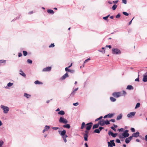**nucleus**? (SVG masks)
<instances>
[{"instance_id": "42", "label": "nucleus", "mask_w": 147, "mask_h": 147, "mask_svg": "<svg viewBox=\"0 0 147 147\" xmlns=\"http://www.w3.org/2000/svg\"><path fill=\"white\" fill-rule=\"evenodd\" d=\"M55 46V45L54 43H51L49 46V48H51V47H54Z\"/></svg>"}, {"instance_id": "14", "label": "nucleus", "mask_w": 147, "mask_h": 147, "mask_svg": "<svg viewBox=\"0 0 147 147\" xmlns=\"http://www.w3.org/2000/svg\"><path fill=\"white\" fill-rule=\"evenodd\" d=\"M78 88H75L74 89L73 91L70 94V97H73L74 96V95L75 94V92L78 89Z\"/></svg>"}, {"instance_id": "56", "label": "nucleus", "mask_w": 147, "mask_h": 147, "mask_svg": "<svg viewBox=\"0 0 147 147\" xmlns=\"http://www.w3.org/2000/svg\"><path fill=\"white\" fill-rule=\"evenodd\" d=\"M134 17H133V18L132 19V20L129 22V24H128V25L129 26L130 25L131 23H132V20H133V19L134 18Z\"/></svg>"}, {"instance_id": "9", "label": "nucleus", "mask_w": 147, "mask_h": 147, "mask_svg": "<svg viewBox=\"0 0 147 147\" xmlns=\"http://www.w3.org/2000/svg\"><path fill=\"white\" fill-rule=\"evenodd\" d=\"M108 134L109 136H111L112 137H113V138H115L117 135L118 134L117 133H114L111 131L109 130V131Z\"/></svg>"}, {"instance_id": "51", "label": "nucleus", "mask_w": 147, "mask_h": 147, "mask_svg": "<svg viewBox=\"0 0 147 147\" xmlns=\"http://www.w3.org/2000/svg\"><path fill=\"white\" fill-rule=\"evenodd\" d=\"M5 60H0V64L2 63H5Z\"/></svg>"}, {"instance_id": "61", "label": "nucleus", "mask_w": 147, "mask_h": 147, "mask_svg": "<svg viewBox=\"0 0 147 147\" xmlns=\"http://www.w3.org/2000/svg\"><path fill=\"white\" fill-rule=\"evenodd\" d=\"M22 56V53H18V57H20Z\"/></svg>"}, {"instance_id": "37", "label": "nucleus", "mask_w": 147, "mask_h": 147, "mask_svg": "<svg viewBox=\"0 0 147 147\" xmlns=\"http://www.w3.org/2000/svg\"><path fill=\"white\" fill-rule=\"evenodd\" d=\"M110 15L109 14L106 16L104 17L103 18V19L105 20H108V18L109 16Z\"/></svg>"}, {"instance_id": "26", "label": "nucleus", "mask_w": 147, "mask_h": 147, "mask_svg": "<svg viewBox=\"0 0 147 147\" xmlns=\"http://www.w3.org/2000/svg\"><path fill=\"white\" fill-rule=\"evenodd\" d=\"M65 114V112L62 110L58 112V114L61 115H63Z\"/></svg>"}, {"instance_id": "8", "label": "nucleus", "mask_w": 147, "mask_h": 147, "mask_svg": "<svg viewBox=\"0 0 147 147\" xmlns=\"http://www.w3.org/2000/svg\"><path fill=\"white\" fill-rule=\"evenodd\" d=\"M114 140H112L110 141V142H108V146H109L112 147L113 146H115V144L114 142Z\"/></svg>"}, {"instance_id": "34", "label": "nucleus", "mask_w": 147, "mask_h": 147, "mask_svg": "<svg viewBox=\"0 0 147 147\" xmlns=\"http://www.w3.org/2000/svg\"><path fill=\"white\" fill-rule=\"evenodd\" d=\"M114 114L113 113H109L107 114L108 117L111 118L113 115Z\"/></svg>"}, {"instance_id": "38", "label": "nucleus", "mask_w": 147, "mask_h": 147, "mask_svg": "<svg viewBox=\"0 0 147 147\" xmlns=\"http://www.w3.org/2000/svg\"><path fill=\"white\" fill-rule=\"evenodd\" d=\"M23 55L24 56H26L27 54H28V53L27 51H23Z\"/></svg>"}, {"instance_id": "57", "label": "nucleus", "mask_w": 147, "mask_h": 147, "mask_svg": "<svg viewBox=\"0 0 147 147\" xmlns=\"http://www.w3.org/2000/svg\"><path fill=\"white\" fill-rule=\"evenodd\" d=\"M103 129H104V127H102L101 126H100V127H99L98 129L100 131Z\"/></svg>"}, {"instance_id": "59", "label": "nucleus", "mask_w": 147, "mask_h": 147, "mask_svg": "<svg viewBox=\"0 0 147 147\" xmlns=\"http://www.w3.org/2000/svg\"><path fill=\"white\" fill-rule=\"evenodd\" d=\"M133 137H134L133 135L132 134L131 136H129L128 137V138L129 139L131 140L132 139V138Z\"/></svg>"}, {"instance_id": "29", "label": "nucleus", "mask_w": 147, "mask_h": 147, "mask_svg": "<svg viewBox=\"0 0 147 147\" xmlns=\"http://www.w3.org/2000/svg\"><path fill=\"white\" fill-rule=\"evenodd\" d=\"M110 99L112 102H114L116 101V99L112 97H111L110 98Z\"/></svg>"}, {"instance_id": "52", "label": "nucleus", "mask_w": 147, "mask_h": 147, "mask_svg": "<svg viewBox=\"0 0 147 147\" xmlns=\"http://www.w3.org/2000/svg\"><path fill=\"white\" fill-rule=\"evenodd\" d=\"M59 128L58 127H52V129L55 130H56L58 129Z\"/></svg>"}, {"instance_id": "19", "label": "nucleus", "mask_w": 147, "mask_h": 147, "mask_svg": "<svg viewBox=\"0 0 147 147\" xmlns=\"http://www.w3.org/2000/svg\"><path fill=\"white\" fill-rule=\"evenodd\" d=\"M122 135L123 136L124 138L128 137L129 136V134L128 133H125L123 132L122 133Z\"/></svg>"}, {"instance_id": "50", "label": "nucleus", "mask_w": 147, "mask_h": 147, "mask_svg": "<svg viewBox=\"0 0 147 147\" xmlns=\"http://www.w3.org/2000/svg\"><path fill=\"white\" fill-rule=\"evenodd\" d=\"M90 60V58H88V59H86L85 60L84 63H86L89 60Z\"/></svg>"}, {"instance_id": "20", "label": "nucleus", "mask_w": 147, "mask_h": 147, "mask_svg": "<svg viewBox=\"0 0 147 147\" xmlns=\"http://www.w3.org/2000/svg\"><path fill=\"white\" fill-rule=\"evenodd\" d=\"M142 81L144 82H147V76L144 75H143V78Z\"/></svg>"}, {"instance_id": "10", "label": "nucleus", "mask_w": 147, "mask_h": 147, "mask_svg": "<svg viewBox=\"0 0 147 147\" xmlns=\"http://www.w3.org/2000/svg\"><path fill=\"white\" fill-rule=\"evenodd\" d=\"M136 113V112H131L127 115V116L128 118H132L133 116L135 115Z\"/></svg>"}, {"instance_id": "7", "label": "nucleus", "mask_w": 147, "mask_h": 147, "mask_svg": "<svg viewBox=\"0 0 147 147\" xmlns=\"http://www.w3.org/2000/svg\"><path fill=\"white\" fill-rule=\"evenodd\" d=\"M120 94V92H115L112 93V95L115 97L118 98L121 96Z\"/></svg>"}, {"instance_id": "32", "label": "nucleus", "mask_w": 147, "mask_h": 147, "mask_svg": "<svg viewBox=\"0 0 147 147\" xmlns=\"http://www.w3.org/2000/svg\"><path fill=\"white\" fill-rule=\"evenodd\" d=\"M100 131L98 129H95L94 131V133H96L98 134H99L100 132Z\"/></svg>"}, {"instance_id": "15", "label": "nucleus", "mask_w": 147, "mask_h": 147, "mask_svg": "<svg viewBox=\"0 0 147 147\" xmlns=\"http://www.w3.org/2000/svg\"><path fill=\"white\" fill-rule=\"evenodd\" d=\"M68 74L66 72L65 74L61 78L62 80H64L67 77H69Z\"/></svg>"}, {"instance_id": "58", "label": "nucleus", "mask_w": 147, "mask_h": 147, "mask_svg": "<svg viewBox=\"0 0 147 147\" xmlns=\"http://www.w3.org/2000/svg\"><path fill=\"white\" fill-rule=\"evenodd\" d=\"M79 103L78 102H76L73 104V105L74 106H76L78 105Z\"/></svg>"}, {"instance_id": "49", "label": "nucleus", "mask_w": 147, "mask_h": 147, "mask_svg": "<svg viewBox=\"0 0 147 147\" xmlns=\"http://www.w3.org/2000/svg\"><path fill=\"white\" fill-rule=\"evenodd\" d=\"M111 128L113 130L115 131L116 132V129H115V128L113 126H112L111 127Z\"/></svg>"}, {"instance_id": "16", "label": "nucleus", "mask_w": 147, "mask_h": 147, "mask_svg": "<svg viewBox=\"0 0 147 147\" xmlns=\"http://www.w3.org/2000/svg\"><path fill=\"white\" fill-rule=\"evenodd\" d=\"M140 133L139 131H137L136 133H134L132 134L134 137L137 138L139 136Z\"/></svg>"}, {"instance_id": "17", "label": "nucleus", "mask_w": 147, "mask_h": 147, "mask_svg": "<svg viewBox=\"0 0 147 147\" xmlns=\"http://www.w3.org/2000/svg\"><path fill=\"white\" fill-rule=\"evenodd\" d=\"M65 124L63 125V127L64 128L67 129H69L70 128V125L69 124Z\"/></svg>"}, {"instance_id": "48", "label": "nucleus", "mask_w": 147, "mask_h": 147, "mask_svg": "<svg viewBox=\"0 0 147 147\" xmlns=\"http://www.w3.org/2000/svg\"><path fill=\"white\" fill-rule=\"evenodd\" d=\"M130 129L131 131L133 132H134L135 131L134 128L133 127H131Z\"/></svg>"}, {"instance_id": "22", "label": "nucleus", "mask_w": 147, "mask_h": 147, "mask_svg": "<svg viewBox=\"0 0 147 147\" xmlns=\"http://www.w3.org/2000/svg\"><path fill=\"white\" fill-rule=\"evenodd\" d=\"M99 125L98 122L97 123L94 124L92 126V129H93L98 128V127Z\"/></svg>"}, {"instance_id": "1", "label": "nucleus", "mask_w": 147, "mask_h": 147, "mask_svg": "<svg viewBox=\"0 0 147 147\" xmlns=\"http://www.w3.org/2000/svg\"><path fill=\"white\" fill-rule=\"evenodd\" d=\"M92 125L93 123L92 122H90L87 123L86 124H85V122H83L82 124L81 129H83L84 128L85 125H86V129L88 130H90L92 126Z\"/></svg>"}, {"instance_id": "44", "label": "nucleus", "mask_w": 147, "mask_h": 147, "mask_svg": "<svg viewBox=\"0 0 147 147\" xmlns=\"http://www.w3.org/2000/svg\"><path fill=\"white\" fill-rule=\"evenodd\" d=\"M98 51H99L100 52L102 53L103 54H104L105 53V50H104L103 51L101 50H98Z\"/></svg>"}, {"instance_id": "12", "label": "nucleus", "mask_w": 147, "mask_h": 147, "mask_svg": "<svg viewBox=\"0 0 147 147\" xmlns=\"http://www.w3.org/2000/svg\"><path fill=\"white\" fill-rule=\"evenodd\" d=\"M65 70L66 72H69L71 74H73L75 72L74 70L70 69L68 68V67H65Z\"/></svg>"}, {"instance_id": "46", "label": "nucleus", "mask_w": 147, "mask_h": 147, "mask_svg": "<svg viewBox=\"0 0 147 147\" xmlns=\"http://www.w3.org/2000/svg\"><path fill=\"white\" fill-rule=\"evenodd\" d=\"M115 141L117 143H121L120 140L118 139H116Z\"/></svg>"}, {"instance_id": "24", "label": "nucleus", "mask_w": 147, "mask_h": 147, "mask_svg": "<svg viewBox=\"0 0 147 147\" xmlns=\"http://www.w3.org/2000/svg\"><path fill=\"white\" fill-rule=\"evenodd\" d=\"M19 71L20 72V75L24 77H25L26 76V74L24 73L22 69H20Z\"/></svg>"}, {"instance_id": "60", "label": "nucleus", "mask_w": 147, "mask_h": 147, "mask_svg": "<svg viewBox=\"0 0 147 147\" xmlns=\"http://www.w3.org/2000/svg\"><path fill=\"white\" fill-rule=\"evenodd\" d=\"M110 121L114 123L115 121V119H111L110 120Z\"/></svg>"}, {"instance_id": "63", "label": "nucleus", "mask_w": 147, "mask_h": 147, "mask_svg": "<svg viewBox=\"0 0 147 147\" xmlns=\"http://www.w3.org/2000/svg\"><path fill=\"white\" fill-rule=\"evenodd\" d=\"M123 94H124V96H125L127 94L126 92H125V91L124 90L123 91Z\"/></svg>"}, {"instance_id": "23", "label": "nucleus", "mask_w": 147, "mask_h": 147, "mask_svg": "<svg viewBox=\"0 0 147 147\" xmlns=\"http://www.w3.org/2000/svg\"><path fill=\"white\" fill-rule=\"evenodd\" d=\"M47 12L51 14H53L54 12V11L51 9H48L47 10Z\"/></svg>"}, {"instance_id": "5", "label": "nucleus", "mask_w": 147, "mask_h": 147, "mask_svg": "<svg viewBox=\"0 0 147 147\" xmlns=\"http://www.w3.org/2000/svg\"><path fill=\"white\" fill-rule=\"evenodd\" d=\"M59 122L60 123H62L63 124H66L68 123V120L63 117H60Z\"/></svg>"}, {"instance_id": "11", "label": "nucleus", "mask_w": 147, "mask_h": 147, "mask_svg": "<svg viewBox=\"0 0 147 147\" xmlns=\"http://www.w3.org/2000/svg\"><path fill=\"white\" fill-rule=\"evenodd\" d=\"M51 69V67H46L43 69L42 71H50Z\"/></svg>"}, {"instance_id": "6", "label": "nucleus", "mask_w": 147, "mask_h": 147, "mask_svg": "<svg viewBox=\"0 0 147 147\" xmlns=\"http://www.w3.org/2000/svg\"><path fill=\"white\" fill-rule=\"evenodd\" d=\"M1 107L3 110V112L4 113H7L9 109L8 107L4 105H1Z\"/></svg>"}, {"instance_id": "39", "label": "nucleus", "mask_w": 147, "mask_h": 147, "mask_svg": "<svg viewBox=\"0 0 147 147\" xmlns=\"http://www.w3.org/2000/svg\"><path fill=\"white\" fill-rule=\"evenodd\" d=\"M103 118V117L102 116H101L99 118L96 119L95 120V121H100V120Z\"/></svg>"}, {"instance_id": "54", "label": "nucleus", "mask_w": 147, "mask_h": 147, "mask_svg": "<svg viewBox=\"0 0 147 147\" xmlns=\"http://www.w3.org/2000/svg\"><path fill=\"white\" fill-rule=\"evenodd\" d=\"M122 3H124L125 4H126L127 0H122Z\"/></svg>"}, {"instance_id": "41", "label": "nucleus", "mask_w": 147, "mask_h": 147, "mask_svg": "<svg viewBox=\"0 0 147 147\" xmlns=\"http://www.w3.org/2000/svg\"><path fill=\"white\" fill-rule=\"evenodd\" d=\"M122 13L123 15L126 16H127L129 15V14L126 12L123 11Z\"/></svg>"}, {"instance_id": "35", "label": "nucleus", "mask_w": 147, "mask_h": 147, "mask_svg": "<svg viewBox=\"0 0 147 147\" xmlns=\"http://www.w3.org/2000/svg\"><path fill=\"white\" fill-rule=\"evenodd\" d=\"M105 124L106 125H109L110 124V121H109L107 119L106 121L105 120Z\"/></svg>"}, {"instance_id": "43", "label": "nucleus", "mask_w": 147, "mask_h": 147, "mask_svg": "<svg viewBox=\"0 0 147 147\" xmlns=\"http://www.w3.org/2000/svg\"><path fill=\"white\" fill-rule=\"evenodd\" d=\"M121 16V15L120 13H118L116 16V18H119Z\"/></svg>"}, {"instance_id": "53", "label": "nucleus", "mask_w": 147, "mask_h": 147, "mask_svg": "<svg viewBox=\"0 0 147 147\" xmlns=\"http://www.w3.org/2000/svg\"><path fill=\"white\" fill-rule=\"evenodd\" d=\"M119 138L120 139H123L124 138L123 136L121 135H119Z\"/></svg>"}, {"instance_id": "33", "label": "nucleus", "mask_w": 147, "mask_h": 147, "mask_svg": "<svg viewBox=\"0 0 147 147\" xmlns=\"http://www.w3.org/2000/svg\"><path fill=\"white\" fill-rule=\"evenodd\" d=\"M130 141L131 140H130L129 139L127 138L125 139V142L126 144H128L130 142Z\"/></svg>"}, {"instance_id": "47", "label": "nucleus", "mask_w": 147, "mask_h": 147, "mask_svg": "<svg viewBox=\"0 0 147 147\" xmlns=\"http://www.w3.org/2000/svg\"><path fill=\"white\" fill-rule=\"evenodd\" d=\"M124 129L123 128H120V129H118V130L119 131V132H122L123 131V130H124Z\"/></svg>"}, {"instance_id": "4", "label": "nucleus", "mask_w": 147, "mask_h": 147, "mask_svg": "<svg viewBox=\"0 0 147 147\" xmlns=\"http://www.w3.org/2000/svg\"><path fill=\"white\" fill-rule=\"evenodd\" d=\"M89 130H87L85 131V133H83V134L84 135V140L85 141H88V137L89 131Z\"/></svg>"}, {"instance_id": "30", "label": "nucleus", "mask_w": 147, "mask_h": 147, "mask_svg": "<svg viewBox=\"0 0 147 147\" xmlns=\"http://www.w3.org/2000/svg\"><path fill=\"white\" fill-rule=\"evenodd\" d=\"M117 7V5H116L115 4H114L112 7V9L113 10H115L116 9Z\"/></svg>"}, {"instance_id": "62", "label": "nucleus", "mask_w": 147, "mask_h": 147, "mask_svg": "<svg viewBox=\"0 0 147 147\" xmlns=\"http://www.w3.org/2000/svg\"><path fill=\"white\" fill-rule=\"evenodd\" d=\"M106 47H108L109 49H111V45H107Z\"/></svg>"}, {"instance_id": "3", "label": "nucleus", "mask_w": 147, "mask_h": 147, "mask_svg": "<svg viewBox=\"0 0 147 147\" xmlns=\"http://www.w3.org/2000/svg\"><path fill=\"white\" fill-rule=\"evenodd\" d=\"M112 53L113 54L120 55L121 54V51L117 48H113L112 49Z\"/></svg>"}, {"instance_id": "55", "label": "nucleus", "mask_w": 147, "mask_h": 147, "mask_svg": "<svg viewBox=\"0 0 147 147\" xmlns=\"http://www.w3.org/2000/svg\"><path fill=\"white\" fill-rule=\"evenodd\" d=\"M142 139H144V140L146 141V142H147V135H146L145 136V138H142Z\"/></svg>"}, {"instance_id": "45", "label": "nucleus", "mask_w": 147, "mask_h": 147, "mask_svg": "<svg viewBox=\"0 0 147 147\" xmlns=\"http://www.w3.org/2000/svg\"><path fill=\"white\" fill-rule=\"evenodd\" d=\"M4 142L3 141L1 140L0 141V147H1L3 144Z\"/></svg>"}, {"instance_id": "27", "label": "nucleus", "mask_w": 147, "mask_h": 147, "mask_svg": "<svg viewBox=\"0 0 147 147\" xmlns=\"http://www.w3.org/2000/svg\"><path fill=\"white\" fill-rule=\"evenodd\" d=\"M34 83L36 84H42L43 83L37 80L34 82Z\"/></svg>"}, {"instance_id": "2", "label": "nucleus", "mask_w": 147, "mask_h": 147, "mask_svg": "<svg viewBox=\"0 0 147 147\" xmlns=\"http://www.w3.org/2000/svg\"><path fill=\"white\" fill-rule=\"evenodd\" d=\"M59 134L62 137L63 139L64 140L65 142L66 143L67 141V140L66 138L68 137V136L66 134V131L65 130L63 129V131H61L59 130L58 131Z\"/></svg>"}, {"instance_id": "18", "label": "nucleus", "mask_w": 147, "mask_h": 147, "mask_svg": "<svg viewBox=\"0 0 147 147\" xmlns=\"http://www.w3.org/2000/svg\"><path fill=\"white\" fill-rule=\"evenodd\" d=\"M50 128V127L47 125H45V126L44 129H43L42 131V132L44 133L46 131H47Z\"/></svg>"}, {"instance_id": "40", "label": "nucleus", "mask_w": 147, "mask_h": 147, "mask_svg": "<svg viewBox=\"0 0 147 147\" xmlns=\"http://www.w3.org/2000/svg\"><path fill=\"white\" fill-rule=\"evenodd\" d=\"M13 83L9 82L7 84V86L9 87L13 85Z\"/></svg>"}, {"instance_id": "25", "label": "nucleus", "mask_w": 147, "mask_h": 147, "mask_svg": "<svg viewBox=\"0 0 147 147\" xmlns=\"http://www.w3.org/2000/svg\"><path fill=\"white\" fill-rule=\"evenodd\" d=\"M127 89L129 90H133L134 89V88L131 85H128L127 87Z\"/></svg>"}, {"instance_id": "31", "label": "nucleus", "mask_w": 147, "mask_h": 147, "mask_svg": "<svg viewBox=\"0 0 147 147\" xmlns=\"http://www.w3.org/2000/svg\"><path fill=\"white\" fill-rule=\"evenodd\" d=\"M27 62L28 63L31 64L32 63V61L31 60L28 59L27 60Z\"/></svg>"}, {"instance_id": "13", "label": "nucleus", "mask_w": 147, "mask_h": 147, "mask_svg": "<svg viewBox=\"0 0 147 147\" xmlns=\"http://www.w3.org/2000/svg\"><path fill=\"white\" fill-rule=\"evenodd\" d=\"M98 122L99 125L101 126H103L105 125V120H104V119H102V120H100V121H99Z\"/></svg>"}, {"instance_id": "36", "label": "nucleus", "mask_w": 147, "mask_h": 147, "mask_svg": "<svg viewBox=\"0 0 147 147\" xmlns=\"http://www.w3.org/2000/svg\"><path fill=\"white\" fill-rule=\"evenodd\" d=\"M140 103H139V102L137 103L136 105V107H135V108L137 109V108H139L140 107Z\"/></svg>"}, {"instance_id": "64", "label": "nucleus", "mask_w": 147, "mask_h": 147, "mask_svg": "<svg viewBox=\"0 0 147 147\" xmlns=\"http://www.w3.org/2000/svg\"><path fill=\"white\" fill-rule=\"evenodd\" d=\"M135 81L139 82V79L138 77L137 78L135 79Z\"/></svg>"}, {"instance_id": "21", "label": "nucleus", "mask_w": 147, "mask_h": 147, "mask_svg": "<svg viewBox=\"0 0 147 147\" xmlns=\"http://www.w3.org/2000/svg\"><path fill=\"white\" fill-rule=\"evenodd\" d=\"M123 115L121 113L120 114L118 115L116 118V119L117 120L121 119Z\"/></svg>"}, {"instance_id": "28", "label": "nucleus", "mask_w": 147, "mask_h": 147, "mask_svg": "<svg viewBox=\"0 0 147 147\" xmlns=\"http://www.w3.org/2000/svg\"><path fill=\"white\" fill-rule=\"evenodd\" d=\"M24 96L26 97L27 98H28L30 97L31 95L25 93L24 94Z\"/></svg>"}]
</instances>
